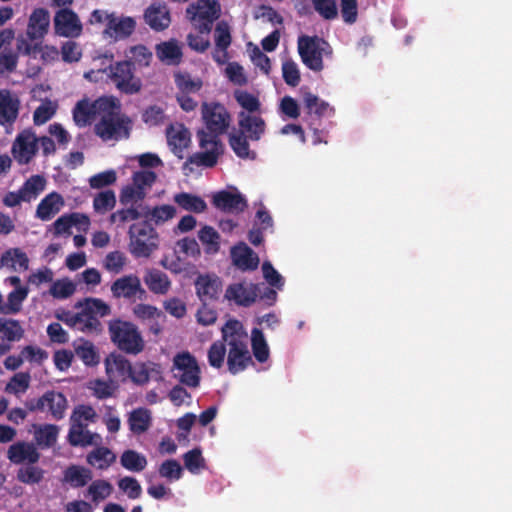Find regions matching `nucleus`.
Masks as SVG:
<instances>
[{"instance_id": "obj_59", "label": "nucleus", "mask_w": 512, "mask_h": 512, "mask_svg": "<svg viewBox=\"0 0 512 512\" xmlns=\"http://www.w3.org/2000/svg\"><path fill=\"white\" fill-rule=\"evenodd\" d=\"M117 180V175L114 170H106L97 173L90 177L89 185L93 189H101L114 184Z\"/></svg>"}, {"instance_id": "obj_34", "label": "nucleus", "mask_w": 512, "mask_h": 512, "mask_svg": "<svg viewBox=\"0 0 512 512\" xmlns=\"http://www.w3.org/2000/svg\"><path fill=\"white\" fill-rule=\"evenodd\" d=\"M28 288L17 287L8 294L7 303L1 302L0 314L11 315L17 314L21 308L22 303L27 298Z\"/></svg>"}, {"instance_id": "obj_25", "label": "nucleus", "mask_w": 512, "mask_h": 512, "mask_svg": "<svg viewBox=\"0 0 512 512\" xmlns=\"http://www.w3.org/2000/svg\"><path fill=\"white\" fill-rule=\"evenodd\" d=\"M20 101L9 94L0 96V125L9 131L17 120Z\"/></svg>"}, {"instance_id": "obj_61", "label": "nucleus", "mask_w": 512, "mask_h": 512, "mask_svg": "<svg viewBox=\"0 0 512 512\" xmlns=\"http://www.w3.org/2000/svg\"><path fill=\"white\" fill-rule=\"evenodd\" d=\"M189 141V132L185 128H181L174 132H168V143L172 146L174 151H182L188 146Z\"/></svg>"}, {"instance_id": "obj_24", "label": "nucleus", "mask_w": 512, "mask_h": 512, "mask_svg": "<svg viewBox=\"0 0 512 512\" xmlns=\"http://www.w3.org/2000/svg\"><path fill=\"white\" fill-rule=\"evenodd\" d=\"M155 50L158 59L166 65L177 66L182 61L183 52L176 39L157 44Z\"/></svg>"}, {"instance_id": "obj_58", "label": "nucleus", "mask_w": 512, "mask_h": 512, "mask_svg": "<svg viewBox=\"0 0 512 512\" xmlns=\"http://www.w3.org/2000/svg\"><path fill=\"white\" fill-rule=\"evenodd\" d=\"M75 285L68 279L57 280L50 287V294L57 299H66L75 292Z\"/></svg>"}, {"instance_id": "obj_54", "label": "nucleus", "mask_w": 512, "mask_h": 512, "mask_svg": "<svg viewBox=\"0 0 512 512\" xmlns=\"http://www.w3.org/2000/svg\"><path fill=\"white\" fill-rule=\"evenodd\" d=\"M184 465L191 473H198L205 467V460L199 448H194L183 455Z\"/></svg>"}, {"instance_id": "obj_19", "label": "nucleus", "mask_w": 512, "mask_h": 512, "mask_svg": "<svg viewBox=\"0 0 512 512\" xmlns=\"http://www.w3.org/2000/svg\"><path fill=\"white\" fill-rule=\"evenodd\" d=\"M145 23L154 31H163L171 23L170 11L165 4L153 2L144 13Z\"/></svg>"}, {"instance_id": "obj_11", "label": "nucleus", "mask_w": 512, "mask_h": 512, "mask_svg": "<svg viewBox=\"0 0 512 512\" xmlns=\"http://www.w3.org/2000/svg\"><path fill=\"white\" fill-rule=\"evenodd\" d=\"M196 295L202 304H209L219 299L223 282L216 274H199L194 281Z\"/></svg>"}, {"instance_id": "obj_36", "label": "nucleus", "mask_w": 512, "mask_h": 512, "mask_svg": "<svg viewBox=\"0 0 512 512\" xmlns=\"http://www.w3.org/2000/svg\"><path fill=\"white\" fill-rule=\"evenodd\" d=\"M176 215V209L172 205L164 204L155 206L152 209L147 208L143 212V218L145 221L152 222L155 225H161L166 221L172 219Z\"/></svg>"}, {"instance_id": "obj_23", "label": "nucleus", "mask_w": 512, "mask_h": 512, "mask_svg": "<svg viewBox=\"0 0 512 512\" xmlns=\"http://www.w3.org/2000/svg\"><path fill=\"white\" fill-rule=\"evenodd\" d=\"M238 124L241 131L245 133L252 141H258L265 131V121L260 113L249 114L240 112L238 115Z\"/></svg>"}, {"instance_id": "obj_9", "label": "nucleus", "mask_w": 512, "mask_h": 512, "mask_svg": "<svg viewBox=\"0 0 512 512\" xmlns=\"http://www.w3.org/2000/svg\"><path fill=\"white\" fill-rule=\"evenodd\" d=\"M220 2H193L186 9L187 18L201 33H209L212 24L220 17Z\"/></svg>"}, {"instance_id": "obj_5", "label": "nucleus", "mask_w": 512, "mask_h": 512, "mask_svg": "<svg viewBox=\"0 0 512 512\" xmlns=\"http://www.w3.org/2000/svg\"><path fill=\"white\" fill-rule=\"evenodd\" d=\"M77 308L81 311L76 313L77 321L74 329L86 333H99L102 330L98 317H104L111 313L110 306L98 298H86L84 302H78Z\"/></svg>"}, {"instance_id": "obj_7", "label": "nucleus", "mask_w": 512, "mask_h": 512, "mask_svg": "<svg viewBox=\"0 0 512 512\" xmlns=\"http://www.w3.org/2000/svg\"><path fill=\"white\" fill-rule=\"evenodd\" d=\"M103 73L124 94H136L142 88V82L134 75L132 62L129 60L111 63L103 69Z\"/></svg>"}, {"instance_id": "obj_37", "label": "nucleus", "mask_w": 512, "mask_h": 512, "mask_svg": "<svg viewBox=\"0 0 512 512\" xmlns=\"http://www.w3.org/2000/svg\"><path fill=\"white\" fill-rule=\"evenodd\" d=\"M248 139L249 137L240 129L229 137V144L232 150L240 158H255V153L249 148Z\"/></svg>"}, {"instance_id": "obj_46", "label": "nucleus", "mask_w": 512, "mask_h": 512, "mask_svg": "<svg viewBox=\"0 0 512 512\" xmlns=\"http://www.w3.org/2000/svg\"><path fill=\"white\" fill-rule=\"evenodd\" d=\"M127 55L130 57L129 61L132 62V67L134 65L148 67L153 57L152 52L142 44L130 47Z\"/></svg>"}, {"instance_id": "obj_49", "label": "nucleus", "mask_w": 512, "mask_h": 512, "mask_svg": "<svg viewBox=\"0 0 512 512\" xmlns=\"http://www.w3.org/2000/svg\"><path fill=\"white\" fill-rule=\"evenodd\" d=\"M175 83L179 88L180 93L198 92L203 82L200 78L193 79L188 73H177L175 75Z\"/></svg>"}, {"instance_id": "obj_48", "label": "nucleus", "mask_w": 512, "mask_h": 512, "mask_svg": "<svg viewBox=\"0 0 512 512\" xmlns=\"http://www.w3.org/2000/svg\"><path fill=\"white\" fill-rule=\"evenodd\" d=\"M143 217V212L139 211L136 206L128 205L119 209L110 215V222L124 224L129 221H135Z\"/></svg>"}, {"instance_id": "obj_29", "label": "nucleus", "mask_w": 512, "mask_h": 512, "mask_svg": "<svg viewBox=\"0 0 512 512\" xmlns=\"http://www.w3.org/2000/svg\"><path fill=\"white\" fill-rule=\"evenodd\" d=\"M116 461V455L105 446H98L86 456V462L98 469L106 470Z\"/></svg>"}, {"instance_id": "obj_53", "label": "nucleus", "mask_w": 512, "mask_h": 512, "mask_svg": "<svg viewBox=\"0 0 512 512\" xmlns=\"http://www.w3.org/2000/svg\"><path fill=\"white\" fill-rule=\"evenodd\" d=\"M166 119L163 108L158 105H150L142 112V121L148 126H159L164 124Z\"/></svg>"}, {"instance_id": "obj_35", "label": "nucleus", "mask_w": 512, "mask_h": 512, "mask_svg": "<svg viewBox=\"0 0 512 512\" xmlns=\"http://www.w3.org/2000/svg\"><path fill=\"white\" fill-rule=\"evenodd\" d=\"M45 185L46 180L43 176L33 175L24 182L18 191L24 202H30L45 189Z\"/></svg>"}, {"instance_id": "obj_51", "label": "nucleus", "mask_w": 512, "mask_h": 512, "mask_svg": "<svg viewBox=\"0 0 512 512\" xmlns=\"http://www.w3.org/2000/svg\"><path fill=\"white\" fill-rule=\"evenodd\" d=\"M145 198L146 192L140 191L133 184L124 186L119 195V201L123 206H135V204L142 202Z\"/></svg>"}, {"instance_id": "obj_18", "label": "nucleus", "mask_w": 512, "mask_h": 512, "mask_svg": "<svg viewBox=\"0 0 512 512\" xmlns=\"http://www.w3.org/2000/svg\"><path fill=\"white\" fill-rule=\"evenodd\" d=\"M230 254L233 264L242 271L256 270L260 263L258 255L244 242L233 246Z\"/></svg>"}, {"instance_id": "obj_28", "label": "nucleus", "mask_w": 512, "mask_h": 512, "mask_svg": "<svg viewBox=\"0 0 512 512\" xmlns=\"http://www.w3.org/2000/svg\"><path fill=\"white\" fill-rule=\"evenodd\" d=\"M58 435L59 427L55 424L34 425V444L40 449L53 447L57 442Z\"/></svg>"}, {"instance_id": "obj_42", "label": "nucleus", "mask_w": 512, "mask_h": 512, "mask_svg": "<svg viewBox=\"0 0 512 512\" xmlns=\"http://www.w3.org/2000/svg\"><path fill=\"white\" fill-rule=\"evenodd\" d=\"M0 334L2 338L13 342L23 337L24 330L18 320L0 318Z\"/></svg>"}, {"instance_id": "obj_62", "label": "nucleus", "mask_w": 512, "mask_h": 512, "mask_svg": "<svg viewBox=\"0 0 512 512\" xmlns=\"http://www.w3.org/2000/svg\"><path fill=\"white\" fill-rule=\"evenodd\" d=\"M93 114V105H89L85 101H79L73 110V119L78 126H85L90 122Z\"/></svg>"}, {"instance_id": "obj_31", "label": "nucleus", "mask_w": 512, "mask_h": 512, "mask_svg": "<svg viewBox=\"0 0 512 512\" xmlns=\"http://www.w3.org/2000/svg\"><path fill=\"white\" fill-rule=\"evenodd\" d=\"M48 26V13L43 9H36L30 16L27 35L32 40L42 38L47 32Z\"/></svg>"}, {"instance_id": "obj_63", "label": "nucleus", "mask_w": 512, "mask_h": 512, "mask_svg": "<svg viewBox=\"0 0 512 512\" xmlns=\"http://www.w3.org/2000/svg\"><path fill=\"white\" fill-rule=\"evenodd\" d=\"M255 287L256 300L262 301L267 306L274 304L277 298L275 287H269L265 283H257Z\"/></svg>"}, {"instance_id": "obj_64", "label": "nucleus", "mask_w": 512, "mask_h": 512, "mask_svg": "<svg viewBox=\"0 0 512 512\" xmlns=\"http://www.w3.org/2000/svg\"><path fill=\"white\" fill-rule=\"evenodd\" d=\"M263 277L267 283L275 288L281 289L284 285L282 276L276 271L273 265L269 261H265L262 264Z\"/></svg>"}, {"instance_id": "obj_47", "label": "nucleus", "mask_w": 512, "mask_h": 512, "mask_svg": "<svg viewBox=\"0 0 512 512\" xmlns=\"http://www.w3.org/2000/svg\"><path fill=\"white\" fill-rule=\"evenodd\" d=\"M116 205L115 193L112 190H105L98 193L93 199V208L97 213L104 214L112 210Z\"/></svg>"}, {"instance_id": "obj_3", "label": "nucleus", "mask_w": 512, "mask_h": 512, "mask_svg": "<svg viewBox=\"0 0 512 512\" xmlns=\"http://www.w3.org/2000/svg\"><path fill=\"white\" fill-rule=\"evenodd\" d=\"M222 339L229 346L227 356L228 370L232 374L244 371L253 365V359L248 349V335L243 324L236 319L228 320L221 329Z\"/></svg>"}, {"instance_id": "obj_60", "label": "nucleus", "mask_w": 512, "mask_h": 512, "mask_svg": "<svg viewBox=\"0 0 512 512\" xmlns=\"http://www.w3.org/2000/svg\"><path fill=\"white\" fill-rule=\"evenodd\" d=\"M120 490L125 492L130 499H137L141 496L142 488L139 482L130 476H125L118 481Z\"/></svg>"}, {"instance_id": "obj_57", "label": "nucleus", "mask_w": 512, "mask_h": 512, "mask_svg": "<svg viewBox=\"0 0 512 512\" xmlns=\"http://www.w3.org/2000/svg\"><path fill=\"white\" fill-rule=\"evenodd\" d=\"M75 353L84 364L93 366L99 363V356L92 343L85 342L75 348Z\"/></svg>"}, {"instance_id": "obj_32", "label": "nucleus", "mask_w": 512, "mask_h": 512, "mask_svg": "<svg viewBox=\"0 0 512 512\" xmlns=\"http://www.w3.org/2000/svg\"><path fill=\"white\" fill-rule=\"evenodd\" d=\"M173 200L181 209L188 212L203 213L207 209L204 199L188 192L175 194Z\"/></svg>"}, {"instance_id": "obj_30", "label": "nucleus", "mask_w": 512, "mask_h": 512, "mask_svg": "<svg viewBox=\"0 0 512 512\" xmlns=\"http://www.w3.org/2000/svg\"><path fill=\"white\" fill-rule=\"evenodd\" d=\"M144 282L151 292L159 295L166 294L171 287L168 275L158 269L148 270L144 276Z\"/></svg>"}, {"instance_id": "obj_13", "label": "nucleus", "mask_w": 512, "mask_h": 512, "mask_svg": "<svg viewBox=\"0 0 512 512\" xmlns=\"http://www.w3.org/2000/svg\"><path fill=\"white\" fill-rule=\"evenodd\" d=\"M41 454L33 442L17 441L9 446L7 450L8 460L15 464H36Z\"/></svg>"}, {"instance_id": "obj_56", "label": "nucleus", "mask_w": 512, "mask_h": 512, "mask_svg": "<svg viewBox=\"0 0 512 512\" xmlns=\"http://www.w3.org/2000/svg\"><path fill=\"white\" fill-rule=\"evenodd\" d=\"M226 355L225 342L215 341L208 350V362L213 368H221Z\"/></svg>"}, {"instance_id": "obj_6", "label": "nucleus", "mask_w": 512, "mask_h": 512, "mask_svg": "<svg viewBox=\"0 0 512 512\" xmlns=\"http://www.w3.org/2000/svg\"><path fill=\"white\" fill-rule=\"evenodd\" d=\"M128 235L129 251L136 258H148L158 248V233L146 221L132 224Z\"/></svg>"}, {"instance_id": "obj_1", "label": "nucleus", "mask_w": 512, "mask_h": 512, "mask_svg": "<svg viewBox=\"0 0 512 512\" xmlns=\"http://www.w3.org/2000/svg\"><path fill=\"white\" fill-rule=\"evenodd\" d=\"M202 119L205 129L198 130L199 146L204 151L191 155L187 163L196 166L214 167L222 153V143L219 136L226 132L231 117L226 107L219 102H203L201 106Z\"/></svg>"}, {"instance_id": "obj_4", "label": "nucleus", "mask_w": 512, "mask_h": 512, "mask_svg": "<svg viewBox=\"0 0 512 512\" xmlns=\"http://www.w3.org/2000/svg\"><path fill=\"white\" fill-rule=\"evenodd\" d=\"M111 342L128 355H138L145 348V340L139 328L130 321L113 319L108 323Z\"/></svg>"}, {"instance_id": "obj_21", "label": "nucleus", "mask_w": 512, "mask_h": 512, "mask_svg": "<svg viewBox=\"0 0 512 512\" xmlns=\"http://www.w3.org/2000/svg\"><path fill=\"white\" fill-rule=\"evenodd\" d=\"M87 423L71 422L68 432V442L73 447H87L101 442V436L87 430Z\"/></svg>"}, {"instance_id": "obj_17", "label": "nucleus", "mask_w": 512, "mask_h": 512, "mask_svg": "<svg viewBox=\"0 0 512 512\" xmlns=\"http://www.w3.org/2000/svg\"><path fill=\"white\" fill-rule=\"evenodd\" d=\"M255 289L254 283H233L227 287L225 298L239 306L249 307L256 301Z\"/></svg>"}, {"instance_id": "obj_52", "label": "nucleus", "mask_w": 512, "mask_h": 512, "mask_svg": "<svg viewBox=\"0 0 512 512\" xmlns=\"http://www.w3.org/2000/svg\"><path fill=\"white\" fill-rule=\"evenodd\" d=\"M30 385V375L26 372H19L12 376L5 387V392L18 395L24 393Z\"/></svg>"}, {"instance_id": "obj_50", "label": "nucleus", "mask_w": 512, "mask_h": 512, "mask_svg": "<svg viewBox=\"0 0 512 512\" xmlns=\"http://www.w3.org/2000/svg\"><path fill=\"white\" fill-rule=\"evenodd\" d=\"M157 175L151 170H140L136 171L132 175V183L140 191L147 193L156 182Z\"/></svg>"}, {"instance_id": "obj_41", "label": "nucleus", "mask_w": 512, "mask_h": 512, "mask_svg": "<svg viewBox=\"0 0 512 512\" xmlns=\"http://www.w3.org/2000/svg\"><path fill=\"white\" fill-rule=\"evenodd\" d=\"M0 262L2 265H10L13 269H16V265H18L20 270H27L29 266L27 254L19 248L6 251L1 256Z\"/></svg>"}, {"instance_id": "obj_26", "label": "nucleus", "mask_w": 512, "mask_h": 512, "mask_svg": "<svg viewBox=\"0 0 512 512\" xmlns=\"http://www.w3.org/2000/svg\"><path fill=\"white\" fill-rule=\"evenodd\" d=\"M64 205L63 197L57 192H51L46 195L38 204L36 217L42 221L52 219Z\"/></svg>"}, {"instance_id": "obj_27", "label": "nucleus", "mask_w": 512, "mask_h": 512, "mask_svg": "<svg viewBox=\"0 0 512 512\" xmlns=\"http://www.w3.org/2000/svg\"><path fill=\"white\" fill-rule=\"evenodd\" d=\"M92 478L93 473L89 468L71 464L63 471L62 481L77 489L86 486Z\"/></svg>"}, {"instance_id": "obj_16", "label": "nucleus", "mask_w": 512, "mask_h": 512, "mask_svg": "<svg viewBox=\"0 0 512 512\" xmlns=\"http://www.w3.org/2000/svg\"><path fill=\"white\" fill-rule=\"evenodd\" d=\"M54 26L57 34L65 37H77L82 31L78 16L67 9H62L56 13Z\"/></svg>"}, {"instance_id": "obj_12", "label": "nucleus", "mask_w": 512, "mask_h": 512, "mask_svg": "<svg viewBox=\"0 0 512 512\" xmlns=\"http://www.w3.org/2000/svg\"><path fill=\"white\" fill-rule=\"evenodd\" d=\"M38 150V138L31 130L20 132L12 146V154L19 164H28Z\"/></svg>"}, {"instance_id": "obj_8", "label": "nucleus", "mask_w": 512, "mask_h": 512, "mask_svg": "<svg viewBox=\"0 0 512 512\" xmlns=\"http://www.w3.org/2000/svg\"><path fill=\"white\" fill-rule=\"evenodd\" d=\"M25 407L30 412L47 411L54 420L58 421L64 418L68 401L63 393L49 390L39 398L26 400Z\"/></svg>"}, {"instance_id": "obj_55", "label": "nucleus", "mask_w": 512, "mask_h": 512, "mask_svg": "<svg viewBox=\"0 0 512 512\" xmlns=\"http://www.w3.org/2000/svg\"><path fill=\"white\" fill-rule=\"evenodd\" d=\"M159 475L169 481L179 480L182 477L183 469L175 459L165 460L159 467Z\"/></svg>"}, {"instance_id": "obj_20", "label": "nucleus", "mask_w": 512, "mask_h": 512, "mask_svg": "<svg viewBox=\"0 0 512 512\" xmlns=\"http://www.w3.org/2000/svg\"><path fill=\"white\" fill-rule=\"evenodd\" d=\"M131 369L130 361L120 353L113 352L105 359V370L111 381H125Z\"/></svg>"}, {"instance_id": "obj_43", "label": "nucleus", "mask_w": 512, "mask_h": 512, "mask_svg": "<svg viewBox=\"0 0 512 512\" xmlns=\"http://www.w3.org/2000/svg\"><path fill=\"white\" fill-rule=\"evenodd\" d=\"M199 240L205 245L206 253H217L220 249V236L211 226H204L198 233Z\"/></svg>"}, {"instance_id": "obj_45", "label": "nucleus", "mask_w": 512, "mask_h": 512, "mask_svg": "<svg viewBox=\"0 0 512 512\" xmlns=\"http://www.w3.org/2000/svg\"><path fill=\"white\" fill-rule=\"evenodd\" d=\"M112 491L113 487L107 480L98 479L89 485L86 496H90L93 502L98 503L109 497Z\"/></svg>"}, {"instance_id": "obj_2", "label": "nucleus", "mask_w": 512, "mask_h": 512, "mask_svg": "<svg viewBox=\"0 0 512 512\" xmlns=\"http://www.w3.org/2000/svg\"><path fill=\"white\" fill-rule=\"evenodd\" d=\"M93 115L98 119L94 132L103 141H118L130 137L133 122L128 115L122 113L117 98L100 97L95 100Z\"/></svg>"}, {"instance_id": "obj_33", "label": "nucleus", "mask_w": 512, "mask_h": 512, "mask_svg": "<svg viewBox=\"0 0 512 512\" xmlns=\"http://www.w3.org/2000/svg\"><path fill=\"white\" fill-rule=\"evenodd\" d=\"M129 429L133 434L145 433L151 426V414L146 408H137L130 412L128 418Z\"/></svg>"}, {"instance_id": "obj_38", "label": "nucleus", "mask_w": 512, "mask_h": 512, "mask_svg": "<svg viewBox=\"0 0 512 512\" xmlns=\"http://www.w3.org/2000/svg\"><path fill=\"white\" fill-rule=\"evenodd\" d=\"M251 345L255 359L264 363L269 358V348L261 329L253 328L251 331Z\"/></svg>"}, {"instance_id": "obj_44", "label": "nucleus", "mask_w": 512, "mask_h": 512, "mask_svg": "<svg viewBox=\"0 0 512 512\" xmlns=\"http://www.w3.org/2000/svg\"><path fill=\"white\" fill-rule=\"evenodd\" d=\"M234 97L237 103L243 108L242 112L249 114L260 113L261 103L257 96L248 91H236Z\"/></svg>"}, {"instance_id": "obj_14", "label": "nucleus", "mask_w": 512, "mask_h": 512, "mask_svg": "<svg viewBox=\"0 0 512 512\" xmlns=\"http://www.w3.org/2000/svg\"><path fill=\"white\" fill-rule=\"evenodd\" d=\"M213 206L226 213H240L243 212L248 204L245 197L239 192L232 193L226 190H221L212 196Z\"/></svg>"}, {"instance_id": "obj_40", "label": "nucleus", "mask_w": 512, "mask_h": 512, "mask_svg": "<svg viewBox=\"0 0 512 512\" xmlns=\"http://www.w3.org/2000/svg\"><path fill=\"white\" fill-rule=\"evenodd\" d=\"M121 465L132 472H141L147 466V459L144 455L135 450H125L120 457Z\"/></svg>"}, {"instance_id": "obj_10", "label": "nucleus", "mask_w": 512, "mask_h": 512, "mask_svg": "<svg viewBox=\"0 0 512 512\" xmlns=\"http://www.w3.org/2000/svg\"><path fill=\"white\" fill-rule=\"evenodd\" d=\"M173 366L179 372L175 377L180 383L191 388H197L200 385V367L196 358L189 352L178 353L174 357Z\"/></svg>"}, {"instance_id": "obj_39", "label": "nucleus", "mask_w": 512, "mask_h": 512, "mask_svg": "<svg viewBox=\"0 0 512 512\" xmlns=\"http://www.w3.org/2000/svg\"><path fill=\"white\" fill-rule=\"evenodd\" d=\"M45 471L35 464H26L17 471L16 478L26 485H36L44 479Z\"/></svg>"}, {"instance_id": "obj_15", "label": "nucleus", "mask_w": 512, "mask_h": 512, "mask_svg": "<svg viewBox=\"0 0 512 512\" xmlns=\"http://www.w3.org/2000/svg\"><path fill=\"white\" fill-rule=\"evenodd\" d=\"M111 292L115 298L131 299L137 294H145L141 286L140 278L135 274H129L116 279L111 285Z\"/></svg>"}, {"instance_id": "obj_22", "label": "nucleus", "mask_w": 512, "mask_h": 512, "mask_svg": "<svg viewBox=\"0 0 512 512\" xmlns=\"http://www.w3.org/2000/svg\"><path fill=\"white\" fill-rule=\"evenodd\" d=\"M136 28V21L132 17L113 16L105 27L103 34L105 37L115 40L126 39L133 34Z\"/></svg>"}]
</instances>
